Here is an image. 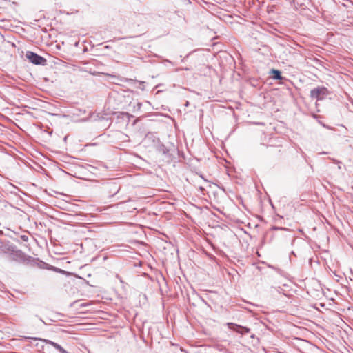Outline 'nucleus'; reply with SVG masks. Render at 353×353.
<instances>
[{
    "mask_svg": "<svg viewBox=\"0 0 353 353\" xmlns=\"http://www.w3.org/2000/svg\"><path fill=\"white\" fill-rule=\"evenodd\" d=\"M119 190L120 185L114 181H109L103 184V191L108 196H114Z\"/></svg>",
    "mask_w": 353,
    "mask_h": 353,
    "instance_id": "f257e3e1",
    "label": "nucleus"
},
{
    "mask_svg": "<svg viewBox=\"0 0 353 353\" xmlns=\"http://www.w3.org/2000/svg\"><path fill=\"white\" fill-rule=\"evenodd\" d=\"M26 57L34 65H45L47 62L44 57L31 51L26 52Z\"/></svg>",
    "mask_w": 353,
    "mask_h": 353,
    "instance_id": "f03ea898",
    "label": "nucleus"
},
{
    "mask_svg": "<svg viewBox=\"0 0 353 353\" xmlns=\"http://www.w3.org/2000/svg\"><path fill=\"white\" fill-rule=\"evenodd\" d=\"M328 92H329L326 88L318 87L310 91V97L312 99H316V100H322L325 96L327 95Z\"/></svg>",
    "mask_w": 353,
    "mask_h": 353,
    "instance_id": "7ed1b4c3",
    "label": "nucleus"
},
{
    "mask_svg": "<svg viewBox=\"0 0 353 353\" xmlns=\"http://www.w3.org/2000/svg\"><path fill=\"white\" fill-rule=\"evenodd\" d=\"M226 325L230 330H231L234 332H236V333H238L241 335H245L246 334L250 333V328H248L247 327L241 326L240 325H238V324H236L234 323H227Z\"/></svg>",
    "mask_w": 353,
    "mask_h": 353,
    "instance_id": "20e7f679",
    "label": "nucleus"
},
{
    "mask_svg": "<svg viewBox=\"0 0 353 353\" xmlns=\"http://www.w3.org/2000/svg\"><path fill=\"white\" fill-rule=\"evenodd\" d=\"M154 148H156L157 151L163 154L165 157L168 159V161L171 159L170 149H168L164 144L161 143L159 140H157V143L155 144Z\"/></svg>",
    "mask_w": 353,
    "mask_h": 353,
    "instance_id": "39448f33",
    "label": "nucleus"
},
{
    "mask_svg": "<svg viewBox=\"0 0 353 353\" xmlns=\"http://www.w3.org/2000/svg\"><path fill=\"white\" fill-rule=\"evenodd\" d=\"M31 339L33 340L34 341L39 340L42 343L50 344L52 347H54L56 350H57L59 352L62 348V347L60 345H59L58 343H55L54 341H50V340L41 339H37V338H32Z\"/></svg>",
    "mask_w": 353,
    "mask_h": 353,
    "instance_id": "423d86ee",
    "label": "nucleus"
},
{
    "mask_svg": "<svg viewBox=\"0 0 353 353\" xmlns=\"http://www.w3.org/2000/svg\"><path fill=\"white\" fill-rule=\"evenodd\" d=\"M31 339L33 340L34 341L39 340L42 343L50 344L52 347H54L56 350H57L59 352L62 348V347L60 345H59L58 343H55L54 341H50V340L41 339H37V338H32Z\"/></svg>",
    "mask_w": 353,
    "mask_h": 353,
    "instance_id": "0eeeda50",
    "label": "nucleus"
},
{
    "mask_svg": "<svg viewBox=\"0 0 353 353\" xmlns=\"http://www.w3.org/2000/svg\"><path fill=\"white\" fill-rule=\"evenodd\" d=\"M157 140H159L154 134L153 133H148L145 137V141H152L154 143V147L155 146V144L157 143Z\"/></svg>",
    "mask_w": 353,
    "mask_h": 353,
    "instance_id": "6e6552de",
    "label": "nucleus"
},
{
    "mask_svg": "<svg viewBox=\"0 0 353 353\" xmlns=\"http://www.w3.org/2000/svg\"><path fill=\"white\" fill-rule=\"evenodd\" d=\"M271 73L272 74V78L275 80H281L283 79L281 72L278 70L272 69Z\"/></svg>",
    "mask_w": 353,
    "mask_h": 353,
    "instance_id": "1a4fd4ad",
    "label": "nucleus"
},
{
    "mask_svg": "<svg viewBox=\"0 0 353 353\" xmlns=\"http://www.w3.org/2000/svg\"><path fill=\"white\" fill-rule=\"evenodd\" d=\"M14 255L17 257H19L20 260L21 261H24L26 257V256L21 251L16 252Z\"/></svg>",
    "mask_w": 353,
    "mask_h": 353,
    "instance_id": "9d476101",
    "label": "nucleus"
},
{
    "mask_svg": "<svg viewBox=\"0 0 353 353\" xmlns=\"http://www.w3.org/2000/svg\"><path fill=\"white\" fill-rule=\"evenodd\" d=\"M141 106H142V103L138 102L134 108H137V110H140Z\"/></svg>",
    "mask_w": 353,
    "mask_h": 353,
    "instance_id": "9b49d317",
    "label": "nucleus"
},
{
    "mask_svg": "<svg viewBox=\"0 0 353 353\" xmlns=\"http://www.w3.org/2000/svg\"><path fill=\"white\" fill-rule=\"evenodd\" d=\"M21 239H22L23 241H28V237L27 236H26V235H23V236H21Z\"/></svg>",
    "mask_w": 353,
    "mask_h": 353,
    "instance_id": "f8f14e48",
    "label": "nucleus"
},
{
    "mask_svg": "<svg viewBox=\"0 0 353 353\" xmlns=\"http://www.w3.org/2000/svg\"><path fill=\"white\" fill-rule=\"evenodd\" d=\"M273 229H274V230H286L284 228H279V227H274Z\"/></svg>",
    "mask_w": 353,
    "mask_h": 353,
    "instance_id": "ddd939ff",
    "label": "nucleus"
},
{
    "mask_svg": "<svg viewBox=\"0 0 353 353\" xmlns=\"http://www.w3.org/2000/svg\"><path fill=\"white\" fill-rule=\"evenodd\" d=\"M55 270L58 272H63V270H61V269H59L57 268H54Z\"/></svg>",
    "mask_w": 353,
    "mask_h": 353,
    "instance_id": "4468645a",
    "label": "nucleus"
},
{
    "mask_svg": "<svg viewBox=\"0 0 353 353\" xmlns=\"http://www.w3.org/2000/svg\"><path fill=\"white\" fill-rule=\"evenodd\" d=\"M251 338H254L255 337V335L254 334H252L251 336H250Z\"/></svg>",
    "mask_w": 353,
    "mask_h": 353,
    "instance_id": "2eb2a0df",
    "label": "nucleus"
}]
</instances>
